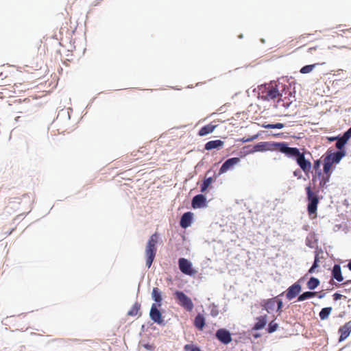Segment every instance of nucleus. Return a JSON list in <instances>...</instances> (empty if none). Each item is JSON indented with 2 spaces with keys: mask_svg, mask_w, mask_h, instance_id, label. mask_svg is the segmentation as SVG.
<instances>
[{
  "mask_svg": "<svg viewBox=\"0 0 351 351\" xmlns=\"http://www.w3.org/2000/svg\"><path fill=\"white\" fill-rule=\"evenodd\" d=\"M321 191L319 186L314 188L313 191L311 183L305 186L306 201L307 202L306 210L310 216L317 215L318 205L323 197L319 195Z\"/></svg>",
  "mask_w": 351,
  "mask_h": 351,
  "instance_id": "nucleus-1",
  "label": "nucleus"
},
{
  "mask_svg": "<svg viewBox=\"0 0 351 351\" xmlns=\"http://www.w3.org/2000/svg\"><path fill=\"white\" fill-rule=\"evenodd\" d=\"M158 234L154 233L149 237L145 246V265L150 268L156 255Z\"/></svg>",
  "mask_w": 351,
  "mask_h": 351,
  "instance_id": "nucleus-2",
  "label": "nucleus"
},
{
  "mask_svg": "<svg viewBox=\"0 0 351 351\" xmlns=\"http://www.w3.org/2000/svg\"><path fill=\"white\" fill-rule=\"evenodd\" d=\"M165 310L161 306L152 305L149 312V316L153 323L160 326H165L167 324V321L165 319L164 313Z\"/></svg>",
  "mask_w": 351,
  "mask_h": 351,
  "instance_id": "nucleus-3",
  "label": "nucleus"
},
{
  "mask_svg": "<svg viewBox=\"0 0 351 351\" xmlns=\"http://www.w3.org/2000/svg\"><path fill=\"white\" fill-rule=\"evenodd\" d=\"M173 295L176 302L186 311L191 312L194 308V304L191 298L188 296L184 291L176 290Z\"/></svg>",
  "mask_w": 351,
  "mask_h": 351,
  "instance_id": "nucleus-4",
  "label": "nucleus"
},
{
  "mask_svg": "<svg viewBox=\"0 0 351 351\" xmlns=\"http://www.w3.org/2000/svg\"><path fill=\"white\" fill-rule=\"evenodd\" d=\"M281 85L282 87L284 88L283 90H280L278 85H276L275 86L268 90L266 95L263 97L262 99L264 101H269L271 100H275L276 99H278L277 103H280V101H283L282 97L284 93L285 95L287 94V88H288V87L287 85L283 84Z\"/></svg>",
  "mask_w": 351,
  "mask_h": 351,
  "instance_id": "nucleus-5",
  "label": "nucleus"
},
{
  "mask_svg": "<svg viewBox=\"0 0 351 351\" xmlns=\"http://www.w3.org/2000/svg\"><path fill=\"white\" fill-rule=\"evenodd\" d=\"M178 263L179 269L183 274L193 277L197 273V271L193 267L192 262L189 259L181 257L178 259Z\"/></svg>",
  "mask_w": 351,
  "mask_h": 351,
  "instance_id": "nucleus-6",
  "label": "nucleus"
},
{
  "mask_svg": "<svg viewBox=\"0 0 351 351\" xmlns=\"http://www.w3.org/2000/svg\"><path fill=\"white\" fill-rule=\"evenodd\" d=\"M324 168L322 170L321 183H319V186L322 191L326 189L328 186V183L330 182L331 175L335 169V167H330L328 163L324 164Z\"/></svg>",
  "mask_w": 351,
  "mask_h": 351,
  "instance_id": "nucleus-7",
  "label": "nucleus"
},
{
  "mask_svg": "<svg viewBox=\"0 0 351 351\" xmlns=\"http://www.w3.org/2000/svg\"><path fill=\"white\" fill-rule=\"evenodd\" d=\"M232 333L226 328H219L215 332L216 339L223 345H228L233 339Z\"/></svg>",
  "mask_w": 351,
  "mask_h": 351,
  "instance_id": "nucleus-8",
  "label": "nucleus"
},
{
  "mask_svg": "<svg viewBox=\"0 0 351 351\" xmlns=\"http://www.w3.org/2000/svg\"><path fill=\"white\" fill-rule=\"evenodd\" d=\"M207 193L195 195L191 199V206L193 209L205 208L208 206V202L206 197Z\"/></svg>",
  "mask_w": 351,
  "mask_h": 351,
  "instance_id": "nucleus-9",
  "label": "nucleus"
},
{
  "mask_svg": "<svg viewBox=\"0 0 351 351\" xmlns=\"http://www.w3.org/2000/svg\"><path fill=\"white\" fill-rule=\"evenodd\" d=\"M351 139V126L345 132H341L336 136H326L328 143H330L335 141L342 142L343 146L347 145L349 141Z\"/></svg>",
  "mask_w": 351,
  "mask_h": 351,
  "instance_id": "nucleus-10",
  "label": "nucleus"
},
{
  "mask_svg": "<svg viewBox=\"0 0 351 351\" xmlns=\"http://www.w3.org/2000/svg\"><path fill=\"white\" fill-rule=\"evenodd\" d=\"M302 291V285H300L299 283H293L291 286H289L287 290L284 292L286 298L291 301L295 298L296 297L299 298V295Z\"/></svg>",
  "mask_w": 351,
  "mask_h": 351,
  "instance_id": "nucleus-11",
  "label": "nucleus"
},
{
  "mask_svg": "<svg viewBox=\"0 0 351 351\" xmlns=\"http://www.w3.org/2000/svg\"><path fill=\"white\" fill-rule=\"evenodd\" d=\"M195 221V215L192 211H186L182 214L180 220V226L183 229L191 226Z\"/></svg>",
  "mask_w": 351,
  "mask_h": 351,
  "instance_id": "nucleus-12",
  "label": "nucleus"
},
{
  "mask_svg": "<svg viewBox=\"0 0 351 351\" xmlns=\"http://www.w3.org/2000/svg\"><path fill=\"white\" fill-rule=\"evenodd\" d=\"M338 334L339 343L343 342L348 338L351 334V319L339 328Z\"/></svg>",
  "mask_w": 351,
  "mask_h": 351,
  "instance_id": "nucleus-13",
  "label": "nucleus"
},
{
  "mask_svg": "<svg viewBox=\"0 0 351 351\" xmlns=\"http://www.w3.org/2000/svg\"><path fill=\"white\" fill-rule=\"evenodd\" d=\"M295 161L304 173L311 171L312 163L308 158H306L305 153L303 152Z\"/></svg>",
  "mask_w": 351,
  "mask_h": 351,
  "instance_id": "nucleus-14",
  "label": "nucleus"
},
{
  "mask_svg": "<svg viewBox=\"0 0 351 351\" xmlns=\"http://www.w3.org/2000/svg\"><path fill=\"white\" fill-rule=\"evenodd\" d=\"M268 323V316L267 314L259 315L255 318V322L254 323L252 330L258 331L265 328Z\"/></svg>",
  "mask_w": 351,
  "mask_h": 351,
  "instance_id": "nucleus-15",
  "label": "nucleus"
},
{
  "mask_svg": "<svg viewBox=\"0 0 351 351\" xmlns=\"http://www.w3.org/2000/svg\"><path fill=\"white\" fill-rule=\"evenodd\" d=\"M274 147V141H262L252 145V149L255 152H265L271 151Z\"/></svg>",
  "mask_w": 351,
  "mask_h": 351,
  "instance_id": "nucleus-16",
  "label": "nucleus"
},
{
  "mask_svg": "<svg viewBox=\"0 0 351 351\" xmlns=\"http://www.w3.org/2000/svg\"><path fill=\"white\" fill-rule=\"evenodd\" d=\"M277 298H270L268 299H263L260 302V306L263 311L271 313L275 309Z\"/></svg>",
  "mask_w": 351,
  "mask_h": 351,
  "instance_id": "nucleus-17",
  "label": "nucleus"
},
{
  "mask_svg": "<svg viewBox=\"0 0 351 351\" xmlns=\"http://www.w3.org/2000/svg\"><path fill=\"white\" fill-rule=\"evenodd\" d=\"M215 182L214 178L210 176H206L203 181L199 184L200 192L202 193H208L213 189V184Z\"/></svg>",
  "mask_w": 351,
  "mask_h": 351,
  "instance_id": "nucleus-18",
  "label": "nucleus"
},
{
  "mask_svg": "<svg viewBox=\"0 0 351 351\" xmlns=\"http://www.w3.org/2000/svg\"><path fill=\"white\" fill-rule=\"evenodd\" d=\"M241 162L240 158L232 157L228 158L221 166V171H225L226 173L228 171L232 170L234 167Z\"/></svg>",
  "mask_w": 351,
  "mask_h": 351,
  "instance_id": "nucleus-19",
  "label": "nucleus"
},
{
  "mask_svg": "<svg viewBox=\"0 0 351 351\" xmlns=\"http://www.w3.org/2000/svg\"><path fill=\"white\" fill-rule=\"evenodd\" d=\"M224 143V141L221 139L211 140L205 143L204 149L207 151L213 149L218 151L223 147Z\"/></svg>",
  "mask_w": 351,
  "mask_h": 351,
  "instance_id": "nucleus-20",
  "label": "nucleus"
},
{
  "mask_svg": "<svg viewBox=\"0 0 351 351\" xmlns=\"http://www.w3.org/2000/svg\"><path fill=\"white\" fill-rule=\"evenodd\" d=\"M152 300L154 302L152 305L162 306V293L158 287H154L151 293Z\"/></svg>",
  "mask_w": 351,
  "mask_h": 351,
  "instance_id": "nucleus-21",
  "label": "nucleus"
},
{
  "mask_svg": "<svg viewBox=\"0 0 351 351\" xmlns=\"http://www.w3.org/2000/svg\"><path fill=\"white\" fill-rule=\"evenodd\" d=\"M331 278L333 280L338 282L343 281L344 278L342 275L341 268L339 264H335L331 269Z\"/></svg>",
  "mask_w": 351,
  "mask_h": 351,
  "instance_id": "nucleus-22",
  "label": "nucleus"
},
{
  "mask_svg": "<svg viewBox=\"0 0 351 351\" xmlns=\"http://www.w3.org/2000/svg\"><path fill=\"white\" fill-rule=\"evenodd\" d=\"M341 158L337 154V151H332V153L327 157L325 158L324 164L328 163L330 167H332V165H338L341 160Z\"/></svg>",
  "mask_w": 351,
  "mask_h": 351,
  "instance_id": "nucleus-23",
  "label": "nucleus"
},
{
  "mask_svg": "<svg viewBox=\"0 0 351 351\" xmlns=\"http://www.w3.org/2000/svg\"><path fill=\"white\" fill-rule=\"evenodd\" d=\"M206 325V318L202 313H198L194 318L193 326L199 331H202Z\"/></svg>",
  "mask_w": 351,
  "mask_h": 351,
  "instance_id": "nucleus-24",
  "label": "nucleus"
},
{
  "mask_svg": "<svg viewBox=\"0 0 351 351\" xmlns=\"http://www.w3.org/2000/svg\"><path fill=\"white\" fill-rule=\"evenodd\" d=\"M217 125H213L212 123L203 125L198 131L197 135L199 136H204L214 132Z\"/></svg>",
  "mask_w": 351,
  "mask_h": 351,
  "instance_id": "nucleus-25",
  "label": "nucleus"
},
{
  "mask_svg": "<svg viewBox=\"0 0 351 351\" xmlns=\"http://www.w3.org/2000/svg\"><path fill=\"white\" fill-rule=\"evenodd\" d=\"M141 304L138 302H134V304L132 306L130 309L128 311L127 315L134 317L137 315L138 316H141L142 313L141 311Z\"/></svg>",
  "mask_w": 351,
  "mask_h": 351,
  "instance_id": "nucleus-26",
  "label": "nucleus"
},
{
  "mask_svg": "<svg viewBox=\"0 0 351 351\" xmlns=\"http://www.w3.org/2000/svg\"><path fill=\"white\" fill-rule=\"evenodd\" d=\"M320 285V280L318 278L311 276L306 282V288L313 291L317 288Z\"/></svg>",
  "mask_w": 351,
  "mask_h": 351,
  "instance_id": "nucleus-27",
  "label": "nucleus"
},
{
  "mask_svg": "<svg viewBox=\"0 0 351 351\" xmlns=\"http://www.w3.org/2000/svg\"><path fill=\"white\" fill-rule=\"evenodd\" d=\"M260 126L265 129H277V130H281L285 127V124L280 122L276 123H267L265 122L260 125Z\"/></svg>",
  "mask_w": 351,
  "mask_h": 351,
  "instance_id": "nucleus-28",
  "label": "nucleus"
},
{
  "mask_svg": "<svg viewBox=\"0 0 351 351\" xmlns=\"http://www.w3.org/2000/svg\"><path fill=\"white\" fill-rule=\"evenodd\" d=\"M302 153L298 147H289L286 156L295 160Z\"/></svg>",
  "mask_w": 351,
  "mask_h": 351,
  "instance_id": "nucleus-29",
  "label": "nucleus"
},
{
  "mask_svg": "<svg viewBox=\"0 0 351 351\" xmlns=\"http://www.w3.org/2000/svg\"><path fill=\"white\" fill-rule=\"evenodd\" d=\"M277 317L274 316V319L270 322L267 323L265 330L267 333L271 334L277 331L279 328V324L276 322Z\"/></svg>",
  "mask_w": 351,
  "mask_h": 351,
  "instance_id": "nucleus-30",
  "label": "nucleus"
},
{
  "mask_svg": "<svg viewBox=\"0 0 351 351\" xmlns=\"http://www.w3.org/2000/svg\"><path fill=\"white\" fill-rule=\"evenodd\" d=\"M316 291H312L311 290L303 291L299 295V298L297 299V302H303L311 298H315Z\"/></svg>",
  "mask_w": 351,
  "mask_h": 351,
  "instance_id": "nucleus-31",
  "label": "nucleus"
},
{
  "mask_svg": "<svg viewBox=\"0 0 351 351\" xmlns=\"http://www.w3.org/2000/svg\"><path fill=\"white\" fill-rule=\"evenodd\" d=\"M252 145H245L242 147L241 151L238 153V158H243L249 154H254V151L252 149Z\"/></svg>",
  "mask_w": 351,
  "mask_h": 351,
  "instance_id": "nucleus-32",
  "label": "nucleus"
},
{
  "mask_svg": "<svg viewBox=\"0 0 351 351\" xmlns=\"http://www.w3.org/2000/svg\"><path fill=\"white\" fill-rule=\"evenodd\" d=\"M278 147L280 152L282 154H284L285 156L287 154L288 149L289 148V143L285 141L281 142H275L274 141V147Z\"/></svg>",
  "mask_w": 351,
  "mask_h": 351,
  "instance_id": "nucleus-33",
  "label": "nucleus"
},
{
  "mask_svg": "<svg viewBox=\"0 0 351 351\" xmlns=\"http://www.w3.org/2000/svg\"><path fill=\"white\" fill-rule=\"evenodd\" d=\"M337 141V143L335 144V147L339 150V151H337V154L340 156L341 159H343L348 154L347 148H346L347 145H344L343 146V145L341 144L342 142L339 141Z\"/></svg>",
  "mask_w": 351,
  "mask_h": 351,
  "instance_id": "nucleus-34",
  "label": "nucleus"
},
{
  "mask_svg": "<svg viewBox=\"0 0 351 351\" xmlns=\"http://www.w3.org/2000/svg\"><path fill=\"white\" fill-rule=\"evenodd\" d=\"M332 311V306L324 307L321 309L319 313V317L321 320H326L328 319L331 312Z\"/></svg>",
  "mask_w": 351,
  "mask_h": 351,
  "instance_id": "nucleus-35",
  "label": "nucleus"
},
{
  "mask_svg": "<svg viewBox=\"0 0 351 351\" xmlns=\"http://www.w3.org/2000/svg\"><path fill=\"white\" fill-rule=\"evenodd\" d=\"M324 63H315V64H306V65H304L303 66L300 70V73H302V74H307V73H311L317 65H322V64H324Z\"/></svg>",
  "mask_w": 351,
  "mask_h": 351,
  "instance_id": "nucleus-36",
  "label": "nucleus"
},
{
  "mask_svg": "<svg viewBox=\"0 0 351 351\" xmlns=\"http://www.w3.org/2000/svg\"><path fill=\"white\" fill-rule=\"evenodd\" d=\"M285 293H281L278 295L276 296L275 298H277L276 299V312L278 313V315H280L282 312V308L284 307V303L282 299H280V297L284 295Z\"/></svg>",
  "mask_w": 351,
  "mask_h": 351,
  "instance_id": "nucleus-37",
  "label": "nucleus"
},
{
  "mask_svg": "<svg viewBox=\"0 0 351 351\" xmlns=\"http://www.w3.org/2000/svg\"><path fill=\"white\" fill-rule=\"evenodd\" d=\"M322 174V171H313L312 173V180L310 183L311 184V185H313L314 188H317L316 184L317 181H319V183H321Z\"/></svg>",
  "mask_w": 351,
  "mask_h": 351,
  "instance_id": "nucleus-38",
  "label": "nucleus"
},
{
  "mask_svg": "<svg viewBox=\"0 0 351 351\" xmlns=\"http://www.w3.org/2000/svg\"><path fill=\"white\" fill-rule=\"evenodd\" d=\"M184 351H204L201 347L195 343H187L184 346Z\"/></svg>",
  "mask_w": 351,
  "mask_h": 351,
  "instance_id": "nucleus-39",
  "label": "nucleus"
},
{
  "mask_svg": "<svg viewBox=\"0 0 351 351\" xmlns=\"http://www.w3.org/2000/svg\"><path fill=\"white\" fill-rule=\"evenodd\" d=\"M257 138H258V135L254 134L252 136H249L248 137H243V138H238L237 140H236V141L240 142L241 143H245L254 141L256 140Z\"/></svg>",
  "mask_w": 351,
  "mask_h": 351,
  "instance_id": "nucleus-40",
  "label": "nucleus"
},
{
  "mask_svg": "<svg viewBox=\"0 0 351 351\" xmlns=\"http://www.w3.org/2000/svg\"><path fill=\"white\" fill-rule=\"evenodd\" d=\"M319 267V261L317 258L314 259L312 265L308 270V274H313L316 271V269Z\"/></svg>",
  "mask_w": 351,
  "mask_h": 351,
  "instance_id": "nucleus-41",
  "label": "nucleus"
},
{
  "mask_svg": "<svg viewBox=\"0 0 351 351\" xmlns=\"http://www.w3.org/2000/svg\"><path fill=\"white\" fill-rule=\"evenodd\" d=\"M209 308L210 309V315L213 317H217L219 315L218 306L215 303H212L209 306Z\"/></svg>",
  "mask_w": 351,
  "mask_h": 351,
  "instance_id": "nucleus-42",
  "label": "nucleus"
},
{
  "mask_svg": "<svg viewBox=\"0 0 351 351\" xmlns=\"http://www.w3.org/2000/svg\"><path fill=\"white\" fill-rule=\"evenodd\" d=\"M322 164V161L321 159L315 160L313 162V166L312 165L313 171H322V169H321Z\"/></svg>",
  "mask_w": 351,
  "mask_h": 351,
  "instance_id": "nucleus-43",
  "label": "nucleus"
},
{
  "mask_svg": "<svg viewBox=\"0 0 351 351\" xmlns=\"http://www.w3.org/2000/svg\"><path fill=\"white\" fill-rule=\"evenodd\" d=\"M142 346L149 351H154L156 348V346L154 343H145L142 345Z\"/></svg>",
  "mask_w": 351,
  "mask_h": 351,
  "instance_id": "nucleus-44",
  "label": "nucleus"
},
{
  "mask_svg": "<svg viewBox=\"0 0 351 351\" xmlns=\"http://www.w3.org/2000/svg\"><path fill=\"white\" fill-rule=\"evenodd\" d=\"M343 298H346V296H343L341 293H340V292L339 291H337L335 293H333L332 295V299L335 302H337L341 299H342Z\"/></svg>",
  "mask_w": 351,
  "mask_h": 351,
  "instance_id": "nucleus-45",
  "label": "nucleus"
},
{
  "mask_svg": "<svg viewBox=\"0 0 351 351\" xmlns=\"http://www.w3.org/2000/svg\"><path fill=\"white\" fill-rule=\"evenodd\" d=\"M226 171H221V167L219 169L218 172L214 171L213 174L212 176H210L212 177V178H214V180L216 182L217 179L222 174L225 173Z\"/></svg>",
  "mask_w": 351,
  "mask_h": 351,
  "instance_id": "nucleus-46",
  "label": "nucleus"
},
{
  "mask_svg": "<svg viewBox=\"0 0 351 351\" xmlns=\"http://www.w3.org/2000/svg\"><path fill=\"white\" fill-rule=\"evenodd\" d=\"M268 136H273L275 138H286V136L285 135L284 132L273 133L272 132H269V134H268Z\"/></svg>",
  "mask_w": 351,
  "mask_h": 351,
  "instance_id": "nucleus-47",
  "label": "nucleus"
},
{
  "mask_svg": "<svg viewBox=\"0 0 351 351\" xmlns=\"http://www.w3.org/2000/svg\"><path fill=\"white\" fill-rule=\"evenodd\" d=\"M295 94H296V90H295V88L294 87L292 90H290L289 92L287 97L289 98V100L291 99V98H293V101H295Z\"/></svg>",
  "mask_w": 351,
  "mask_h": 351,
  "instance_id": "nucleus-48",
  "label": "nucleus"
},
{
  "mask_svg": "<svg viewBox=\"0 0 351 351\" xmlns=\"http://www.w3.org/2000/svg\"><path fill=\"white\" fill-rule=\"evenodd\" d=\"M302 171L301 169H295L294 171H293V176L295 177H296L298 179H302L303 178L302 176Z\"/></svg>",
  "mask_w": 351,
  "mask_h": 351,
  "instance_id": "nucleus-49",
  "label": "nucleus"
},
{
  "mask_svg": "<svg viewBox=\"0 0 351 351\" xmlns=\"http://www.w3.org/2000/svg\"><path fill=\"white\" fill-rule=\"evenodd\" d=\"M310 274H308V272L301 278H300L295 283H299L300 285H302V283L305 281L306 278Z\"/></svg>",
  "mask_w": 351,
  "mask_h": 351,
  "instance_id": "nucleus-50",
  "label": "nucleus"
},
{
  "mask_svg": "<svg viewBox=\"0 0 351 351\" xmlns=\"http://www.w3.org/2000/svg\"><path fill=\"white\" fill-rule=\"evenodd\" d=\"M204 158L202 159L195 167V169L197 171H199L200 169L204 166Z\"/></svg>",
  "mask_w": 351,
  "mask_h": 351,
  "instance_id": "nucleus-51",
  "label": "nucleus"
},
{
  "mask_svg": "<svg viewBox=\"0 0 351 351\" xmlns=\"http://www.w3.org/2000/svg\"><path fill=\"white\" fill-rule=\"evenodd\" d=\"M252 336L254 339H257L261 337V333L258 331H254V332H252Z\"/></svg>",
  "mask_w": 351,
  "mask_h": 351,
  "instance_id": "nucleus-52",
  "label": "nucleus"
},
{
  "mask_svg": "<svg viewBox=\"0 0 351 351\" xmlns=\"http://www.w3.org/2000/svg\"><path fill=\"white\" fill-rule=\"evenodd\" d=\"M217 165H218L217 163H215V165H213V167H210V169L206 171V176H208L210 173H212V172H213V173H214V171H215V169H214V168H215V166H217Z\"/></svg>",
  "mask_w": 351,
  "mask_h": 351,
  "instance_id": "nucleus-53",
  "label": "nucleus"
},
{
  "mask_svg": "<svg viewBox=\"0 0 351 351\" xmlns=\"http://www.w3.org/2000/svg\"><path fill=\"white\" fill-rule=\"evenodd\" d=\"M263 134H267V135H268V134H269V132L268 131L261 130L258 132H257L256 134H255L254 135H258V138Z\"/></svg>",
  "mask_w": 351,
  "mask_h": 351,
  "instance_id": "nucleus-54",
  "label": "nucleus"
},
{
  "mask_svg": "<svg viewBox=\"0 0 351 351\" xmlns=\"http://www.w3.org/2000/svg\"><path fill=\"white\" fill-rule=\"evenodd\" d=\"M292 102H293V100H290L289 102H283L282 106L285 107L286 109H287L288 108H289V106H291Z\"/></svg>",
  "mask_w": 351,
  "mask_h": 351,
  "instance_id": "nucleus-55",
  "label": "nucleus"
},
{
  "mask_svg": "<svg viewBox=\"0 0 351 351\" xmlns=\"http://www.w3.org/2000/svg\"><path fill=\"white\" fill-rule=\"evenodd\" d=\"M350 285H351V280H343L342 282V284H341V285L343 286V287H346V286H348Z\"/></svg>",
  "mask_w": 351,
  "mask_h": 351,
  "instance_id": "nucleus-56",
  "label": "nucleus"
},
{
  "mask_svg": "<svg viewBox=\"0 0 351 351\" xmlns=\"http://www.w3.org/2000/svg\"><path fill=\"white\" fill-rule=\"evenodd\" d=\"M326 292H324V291H322V292H320V293L318 294V295H317V298H319V299H322V298H324L326 296Z\"/></svg>",
  "mask_w": 351,
  "mask_h": 351,
  "instance_id": "nucleus-57",
  "label": "nucleus"
},
{
  "mask_svg": "<svg viewBox=\"0 0 351 351\" xmlns=\"http://www.w3.org/2000/svg\"><path fill=\"white\" fill-rule=\"evenodd\" d=\"M317 47H318L317 46H315V47H310V48H308V52H309V53H313V51H316V50H317Z\"/></svg>",
  "mask_w": 351,
  "mask_h": 351,
  "instance_id": "nucleus-58",
  "label": "nucleus"
},
{
  "mask_svg": "<svg viewBox=\"0 0 351 351\" xmlns=\"http://www.w3.org/2000/svg\"><path fill=\"white\" fill-rule=\"evenodd\" d=\"M243 339L244 340L251 339V337L249 335H247L245 332H243ZM240 338L241 339V338H243V337H240Z\"/></svg>",
  "mask_w": 351,
  "mask_h": 351,
  "instance_id": "nucleus-59",
  "label": "nucleus"
},
{
  "mask_svg": "<svg viewBox=\"0 0 351 351\" xmlns=\"http://www.w3.org/2000/svg\"><path fill=\"white\" fill-rule=\"evenodd\" d=\"M141 332H144L147 330V328H146V325L145 324L141 325Z\"/></svg>",
  "mask_w": 351,
  "mask_h": 351,
  "instance_id": "nucleus-60",
  "label": "nucleus"
},
{
  "mask_svg": "<svg viewBox=\"0 0 351 351\" xmlns=\"http://www.w3.org/2000/svg\"><path fill=\"white\" fill-rule=\"evenodd\" d=\"M311 172V171H306V173H304L305 177L302 178L304 179V180H306L307 179H309V178H310V173Z\"/></svg>",
  "mask_w": 351,
  "mask_h": 351,
  "instance_id": "nucleus-61",
  "label": "nucleus"
},
{
  "mask_svg": "<svg viewBox=\"0 0 351 351\" xmlns=\"http://www.w3.org/2000/svg\"><path fill=\"white\" fill-rule=\"evenodd\" d=\"M61 113H64V114H66L67 115V117H68V119H71V114L69 113V112L67 110V111H65L64 110H61Z\"/></svg>",
  "mask_w": 351,
  "mask_h": 351,
  "instance_id": "nucleus-62",
  "label": "nucleus"
},
{
  "mask_svg": "<svg viewBox=\"0 0 351 351\" xmlns=\"http://www.w3.org/2000/svg\"><path fill=\"white\" fill-rule=\"evenodd\" d=\"M315 252L319 253V254H323V250H322V249L321 247H320V248L317 247V248L315 249V250L314 253H315Z\"/></svg>",
  "mask_w": 351,
  "mask_h": 351,
  "instance_id": "nucleus-63",
  "label": "nucleus"
},
{
  "mask_svg": "<svg viewBox=\"0 0 351 351\" xmlns=\"http://www.w3.org/2000/svg\"><path fill=\"white\" fill-rule=\"evenodd\" d=\"M344 267H347L351 271V259L349 261L348 263L344 266Z\"/></svg>",
  "mask_w": 351,
  "mask_h": 351,
  "instance_id": "nucleus-64",
  "label": "nucleus"
}]
</instances>
